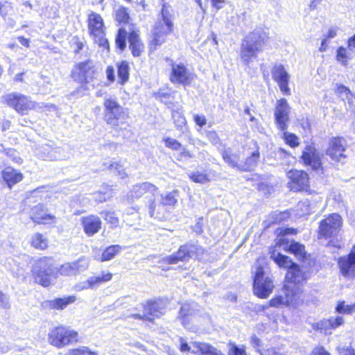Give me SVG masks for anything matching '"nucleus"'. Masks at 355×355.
<instances>
[{"label":"nucleus","instance_id":"obj_1","mask_svg":"<svg viewBox=\"0 0 355 355\" xmlns=\"http://www.w3.org/2000/svg\"><path fill=\"white\" fill-rule=\"evenodd\" d=\"M270 258L279 268L288 270L282 286L283 291H287V295L292 293L301 298L308 299L302 288L307 280V277L300 266L293 261L288 256L279 252L275 254V251L271 253Z\"/></svg>","mask_w":355,"mask_h":355},{"label":"nucleus","instance_id":"obj_2","mask_svg":"<svg viewBox=\"0 0 355 355\" xmlns=\"http://www.w3.org/2000/svg\"><path fill=\"white\" fill-rule=\"evenodd\" d=\"M53 258L44 256L37 259L31 270V275L35 281L43 287L51 284V277L58 278L59 276L76 275L80 270L78 261L66 262L61 264L55 272H52Z\"/></svg>","mask_w":355,"mask_h":355},{"label":"nucleus","instance_id":"obj_3","mask_svg":"<svg viewBox=\"0 0 355 355\" xmlns=\"http://www.w3.org/2000/svg\"><path fill=\"white\" fill-rule=\"evenodd\" d=\"M103 120L116 133L123 132L130 127L128 108L123 107L115 98H106L103 101Z\"/></svg>","mask_w":355,"mask_h":355},{"label":"nucleus","instance_id":"obj_4","mask_svg":"<svg viewBox=\"0 0 355 355\" xmlns=\"http://www.w3.org/2000/svg\"><path fill=\"white\" fill-rule=\"evenodd\" d=\"M268 40V33L260 30H254L245 35L240 49V58L243 63L248 64L255 59L258 53L263 51Z\"/></svg>","mask_w":355,"mask_h":355},{"label":"nucleus","instance_id":"obj_5","mask_svg":"<svg viewBox=\"0 0 355 355\" xmlns=\"http://www.w3.org/2000/svg\"><path fill=\"white\" fill-rule=\"evenodd\" d=\"M127 41L129 49L134 58H139L144 54L146 46L141 38L140 31L138 28H132L128 33L123 27L117 30L114 39L116 48L121 52L124 51L127 46Z\"/></svg>","mask_w":355,"mask_h":355},{"label":"nucleus","instance_id":"obj_6","mask_svg":"<svg viewBox=\"0 0 355 355\" xmlns=\"http://www.w3.org/2000/svg\"><path fill=\"white\" fill-rule=\"evenodd\" d=\"M98 72L94 62L91 59L76 62L70 72V78L79 85L77 90H88V85L97 80Z\"/></svg>","mask_w":355,"mask_h":355},{"label":"nucleus","instance_id":"obj_7","mask_svg":"<svg viewBox=\"0 0 355 355\" xmlns=\"http://www.w3.org/2000/svg\"><path fill=\"white\" fill-rule=\"evenodd\" d=\"M169 302V299L166 297L148 299L141 304L144 314L134 313L130 315V318L154 324L156 319L165 315Z\"/></svg>","mask_w":355,"mask_h":355},{"label":"nucleus","instance_id":"obj_8","mask_svg":"<svg viewBox=\"0 0 355 355\" xmlns=\"http://www.w3.org/2000/svg\"><path fill=\"white\" fill-rule=\"evenodd\" d=\"M88 33L94 43L107 51H110V43L106 37V26L103 17L96 12H91L87 18Z\"/></svg>","mask_w":355,"mask_h":355},{"label":"nucleus","instance_id":"obj_9","mask_svg":"<svg viewBox=\"0 0 355 355\" xmlns=\"http://www.w3.org/2000/svg\"><path fill=\"white\" fill-rule=\"evenodd\" d=\"M48 341L51 346L62 349L79 343L80 336L77 331L60 324L50 329L48 334Z\"/></svg>","mask_w":355,"mask_h":355},{"label":"nucleus","instance_id":"obj_10","mask_svg":"<svg viewBox=\"0 0 355 355\" xmlns=\"http://www.w3.org/2000/svg\"><path fill=\"white\" fill-rule=\"evenodd\" d=\"M2 102L7 107L15 110L20 116L28 115L31 111L40 108L39 103L21 93L11 92L2 96Z\"/></svg>","mask_w":355,"mask_h":355},{"label":"nucleus","instance_id":"obj_11","mask_svg":"<svg viewBox=\"0 0 355 355\" xmlns=\"http://www.w3.org/2000/svg\"><path fill=\"white\" fill-rule=\"evenodd\" d=\"M284 297L281 295H275L268 303L265 304H259L256 306V313H264L269 307L279 308L283 306L292 307L294 309L299 308L308 303V299L301 298L293 294L287 295V291H284Z\"/></svg>","mask_w":355,"mask_h":355},{"label":"nucleus","instance_id":"obj_12","mask_svg":"<svg viewBox=\"0 0 355 355\" xmlns=\"http://www.w3.org/2000/svg\"><path fill=\"white\" fill-rule=\"evenodd\" d=\"M205 252V250L197 243H186L181 245L178 250L164 258L163 262L166 264H177L182 261H187L195 257L198 259Z\"/></svg>","mask_w":355,"mask_h":355},{"label":"nucleus","instance_id":"obj_13","mask_svg":"<svg viewBox=\"0 0 355 355\" xmlns=\"http://www.w3.org/2000/svg\"><path fill=\"white\" fill-rule=\"evenodd\" d=\"M288 179L287 185L289 190L294 193H305L308 195L313 193L311 187L310 175L302 169H291L287 173Z\"/></svg>","mask_w":355,"mask_h":355},{"label":"nucleus","instance_id":"obj_14","mask_svg":"<svg viewBox=\"0 0 355 355\" xmlns=\"http://www.w3.org/2000/svg\"><path fill=\"white\" fill-rule=\"evenodd\" d=\"M343 220L337 213L329 214L320 220L317 230L318 239L335 238L340 231Z\"/></svg>","mask_w":355,"mask_h":355},{"label":"nucleus","instance_id":"obj_15","mask_svg":"<svg viewBox=\"0 0 355 355\" xmlns=\"http://www.w3.org/2000/svg\"><path fill=\"white\" fill-rule=\"evenodd\" d=\"M274 287L272 279L265 275L263 267L257 266L253 277L254 295L259 299H266L272 293Z\"/></svg>","mask_w":355,"mask_h":355},{"label":"nucleus","instance_id":"obj_16","mask_svg":"<svg viewBox=\"0 0 355 355\" xmlns=\"http://www.w3.org/2000/svg\"><path fill=\"white\" fill-rule=\"evenodd\" d=\"M322 155L316 148L313 143L306 144L300 157V162L305 166H308L311 171L323 173Z\"/></svg>","mask_w":355,"mask_h":355},{"label":"nucleus","instance_id":"obj_17","mask_svg":"<svg viewBox=\"0 0 355 355\" xmlns=\"http://www.w3.org/2000/svg\"><path fill=\"white\" fill-rule=\"evenodd\" d=\"M173 31V22L167 20L166 25L161 21L155 23L152 28L150 37L148 42L150 52L155 51L166 41L167 35Z\"/></svg>","mask_w":355,"mask_h":355},{"label":"nucleus","instance_id":"obj_18","mask_svg":"<svg viewBox=\"0 0 355 355\" xmlns=\"http://www.w3.org/2000/svg\"><path fill=\"white\" fill-rule=\"evenodd\" d=\"M170 66L171 69L168 78L171 83L180 85L183 87H187L191 85L196 76L189 70L185 64L172 62Z\"/></svg>","mask_w":355,"mask_h":355},{"label":"nucleus","instance_id":"obj_19","mask_svg":"<svg viewBox=\"0 0 355 355\" xmlns=\"http://www.w3.org/2000/svg\"><path fill=\"white\" fill-rule=\"evenodd\" d=\"M290 105L285 98L277 101L274 107V119L279 130H287L290 121Z\"/></svg>","mask_w":355,"mask_h":355},{"label":"nucleus","instance_id":"obj_20","mask_svg":"<svg viewBox=\"0 0 355 355\" xmlns=\"http://www.w3.org/2000/svg\"><path fill=\"white\" fill-rule=\"evenodd\" d=\"M339 274L346 279H355V243L347 254L337 259Z\"/></svg>","mask_w":355,"mask_h":355},{"label":"nucleus","instance_id":"obj_21","mask_svg":"<svg viewBox=\"0 0 355 355\" xmlns=\"http://www.w3.org/2000/svg\"><path fill=\"white\" fill-rule=\"evenodd\" d=\"M29 218L35 225H50L57 222L56 216L47 213V209L42 203H38L30 209Z\"/></svg>","mask_w":355,"mask_h":355},{"label":"nucleus","instance_id":"obj_22","mask_svg":"<svg viewBox=\"0 0 355 355\" xmlns=\"http://www.w3.org/2000/svg\"><path fill=\"white\" fill-rule=\"evenodd\" d=\"M347 147L346 139L342 136L332 137L328 144L325 153L333 161L338 162L341 159L345 158V154Z\"/></svg>","mask_w":355,"mask_h":355},{"label":"nucleus","instance_id":"obj_23","mask_svg":"<svg viewBox=\"0 0 355 355\" xmlns=\"http://www.w3.org/2000/svg\"><path fill=\"white\" fill-rule=\"evenodd\" d=\"M273 80L277 84L282 94L290 96L291 90L289 87L290 75L282 64H274L271 69Z\"/></svg>","mask_w":355,"mask_h":355},{"label":"nucleus","instance_id":"obj_24","mask_svg":"<svg viewBox=\"0 0 355 355\" xmlns=\"http://www.w3.org/2000/svg\"><path fill=\"white\" fill-rule=\"evenodd\" d=\"M80 224L84 233L87 236H93L97 234L102 227L101 218L95 214H89L80 218Z\"/></svg>","mask_w":355,"mask_h":355},{"label":"nucleus","instance_id":"obj_25","mask_svg":"<svg viewBox=\"0 0 355 355\" xmlns=\"http://www.w3.org/2000/svg\"><path fill=\"white\" fill-rule=\"evenodd\" d=\"M163 141L164 142L165 146L171 150H180L177 155V160L182 161L184 159H189L194 157L193 153L189 149L183 147L182 144L177 139L168 137L164 138Z\"/></svg>","mask_w":355,"mask_h":355},{"label":"nucleus","instance_id":"obj_26","mask_svg":"<svg viewBox=\"0 0 355 355\" xmlns=\"http://www.w3.org/2000/svg\"><path fill=\"white\" fill-rule=\"evenodd\" d=\"M1 178L9 188L21 182L24 179L23 173L13 167L6 166L1 173Z\"/></svg>","mask_w":355,"mask_h":355},{"label":"nucleus","instance_id":"obj_27","mask_svg":"<svg viewBox=\"0 0 355 355\" xmlns=\"http://www.w3.org/2000/svg\"><path fill=\"white\" fill-rule=\"evenodd\" d=\"M345 324L343 316L337 315L336 317H330L327 319L321 320L318 324V329L324 334L331 333V330H334Z\"/></svg>","mask_w":355,"mask_h":355},{"label":"nucleus","instance_id":"obj_28","mask_svg":"<svg viewBox=\"0 0 355 355\" xmlns=\"http://www.w3.org/2000/svg\"><path fill=\"white\" fill-rule=\"evenodd\" d=\"M113 278V273L107 270H102L98 275L92 276L86 282L85 288H94L98 286L111 281Z\"/></svg>","mask_w":355,"mask_h":355},{"label":"nucleus","instance_id":"obj_29","mask_svg":"<svg viewBox=\"0 0 355 355\" xmlns=\"http://www.w3.org/2000/svg\"><path fill=\"white\" fill-rule=\"evenodd\" d=\"M286 251L293 254L300 262H304L310 258V254L307 253L305 245L295 241L291 242Z\"/></svg>","mask_w":355,"mask_h":355},{"label":"nucleus","instance_id":"obj_30","mask_svg":"<svg viewBox=\"0 0 355 355\" xmlns=\"http://www.w3.org/2000/svg\"><path fill=\"white\" fill-rule=\"evenodd\" d=\"M30 245L35 250L44 251L49 248V239L48 236L42 232H35L30 238Z\"/></svg>","mask_w":355,"mask_h":355},{"label":"nucleus","instance_id":"obj_31","mask_svg":"<svg viewBox=\"0 0 355 355\" xmlns=\"http://www.w3.org/2000/svg\"><path fill=\"white\" fill-rule=\"evenodd\" d=\"M76 297L75 295H69L64 297H57L51 300H47L44 303L51 310H63L68 305L75 302Z\"/></svg>","mask_w":355,"mask_h":355},{"label":"nucleus","instance_id":"obj_32","mask_svg":"<svg viewBox=\"0 0 355 355\" xmlns=\"http://www.w3.org/2000/svg\"><path fill=\"white\" fill-rule=\"evenodd\" d=\"M216 175V171L213 170L196 171L189 174V180L198 184H204L211 181L213 178Z\"/></svg>","mask_w":355,"mask_h":355},{"label":"nucleus","instance_id":"obj_33","mask_svg":"<svg viewBox=\"0 0 355 355\" xmlns=\"http://www.w3.org/2000/svg\"><path fill=\"white\" fill-rule=\"evenodd\" d=\"M117 71L118 84L120 85H125L130 79V67L129 62L125 60H121L116 64Z\"/></svg>","mask_w":355,"mask_h":355},{"label":"nucleus","instance_id":"obj_34","mask_svg":"<svg viewBox=\"0 0 355 355\" xmlns=\"http://www.w3.org/2000/svg\"><path fill=\"white\" fill-rule=\"evenodd\" d=\"M153 97L171 110L174 109L178 103L174 101V92H166L164 89H159L157 92L153 93Z\"/></svg>","mask_w":355,"mask_h":355},{"label":"nucleus","instance_id":"obj_35","mask_svg":"<svg viewBox=\"0 0 355 355\" xmlns=\"http://www.w3.org/2000/svg\"><path fill=\"white\" fill-rule=\"evenodd\" d=\"M220 155L223 160L227 166L240 170L241 166L239 164L240 161L239 155L234 153L232 148H227L223 149L220 152Z\"/></svg>","mask_w":355,"mask_h":355},{"label":"nucleus","instance_id":"obj_36","mask_svg":"<svg viewBox=\"0 0 355 355\" xmlns=\"http://www.w3.org/2000/svg\"><path fill=\"white\" fill-rule=\"evenodd\" d=\"M193 346L196 349L198 355H225L221 350L209 343L193 342Z\"/></svg>","mask_w":355,"mask_h":355},{"label":"nucleus","instance_id":"obj_37","mask_svg":"<svg viewBox=\"0 0 355 355\" xmlns=\"http://www.w3.org/2000/svg\"><path fill=\"white\" fill-rule=\"evenodd\" d=\"M260 159L259 148L257 146L255 150L248 156L243 164L241 166L240 171H250L258 164Z\"/></svg>","mask_w":355,"mask_h":355},{"label":"nucleus","instance_id":"obj_38","mask_svg":"<svg viewBox=\"0 0 355 355\" xmlns=\"http://www.w3.org/2000/svg\"><path fill=\"white\" fill-rule=\"evenodd\" d=\"M114 19L119 26L128 25L130 20L128 8L121 6L114 12Z\"/></svg>","mask_w":355,"mask_h":355},{"label":"nucleus","instance_id":"obj_39","mask_svg":"<svg viewBox=\"0 0 355 355\" xmlns=\"http://www.w3.org/2000/svg\"><path fill=\"white\" fill-rule=\"evenodd\" d=\"M179 191L174 189L171 192L166 193L161 196L159 207H162L164 211L167 210L168 207H173L176 205L178 200L176 197L178 196Z\"/></svg>","mask_w":355,"mask_h":355},{"label":"nucleus","instance_id":"obj_40","mask_svg":"<svg viewBox=\"0 0 355 355\" xmlns=\"http://www.w3.org/2000/svg\"><path fill=\"white\" fill-rule=\"evenodd\" d=\"M157 190V187L155 184L146 182L135 184L132 192L135 198H139L149 191H156Z\"/></svg>","mask_w":355,"mask_h":355},{"label":"nucleus","instance_id":"obj_41","mask_svg":"<svg viewBox=\"0 0 355 355\" xmlns=\"http://www.w3.org/2000/svg\"><path fill=\"white\" fill-rule=\"evenodd\" d=\"M123 247L120 245H110L103 251L100 261L101 262L108 261L114 259L123 250Z\"/></svg>","mask_w":355,"mask_h":355},{"label":"nucleus","instance_id":"obj_42","mask_svg":"<svg viewBox=\"0 0 355 355\" xmlns=\"http://www.w3.org/2000/svg\"><path fill=\"white\" fill-rule=\"evenodd\" d=\"M291 211L289 210L274 211L269 215L271 220L267 227H268L272 225L280 224L286 222L291 218Z\"/></svg>","mask_w":355,"mask_h":355},{"label":"nucleus","instance_id":"obj_43","mask_svg":"<svg viewBox=\"0 0 355 355\" xmlns=\"http://www.w3.org/2000/svg\"><path fill=\"white\" fill-rule=\"evenodd\" d=\"M148 210L151 218H157L160 220L164 219L166 216V214L168 212V210L164 211L162 207H159V204L157 205L155 200L150 202Z\"/></svg>","mask_w":355,"mask_h":355},{"label":"nucleus","instance_id":"obj_44","mask_svg":"<svg viewBox=\"0 0 355 355\" xmlns=\"http://www.w3.org/2000/svg\"><path fill=\"white\" fill-rule=\"evenodd\" d=\"M299 232L297 228L294 227H282L275 230L277 237L279 238V245H283L288 243V240H285L283 237L288 235H296Z\"/></svg>","mask_w":355,"mask_h":355},{"label":"nucleus","instance_id":"obj_45","mask_svg":"<svg viewBox=\"0 0 355 355\" xmlns=\"http://www.w3.org/2000/svg\"><path fill=\"white\" fill-rule=\"evenodd\" d=\"M104 220L110 225V228L115 229L119 226V218L113 211H103L101 212Z\"/></svg>","mask_w":355,"mask_h":355},{"label":"nucleus","instance_id":"obj_46","mask_svg":"<svg viewBox=\"0 0 355 355\" xmlns=\"http://www.w3.org/2000/svg\"><path fill=\"white\" fill-rule=\"evenodd\" d=\"M282 138L284 143L292 148H295L300 145L299 137L293 132H288L286 130L282 131Z\"/></svg>","mask_w":355,"mask_h":355},{"label":"nucleus","instance_id":"obj_47","mask_svg":"<svg viewBox=\"0 0 355 355\" xmlns=\"http://www.w3.org/2000/svg\"><path fill=\"white\" fill-rule=\"evenodd\" d=\"M336 312L341 314H352L355 311V302L351 304H345L344 300L338 302L336 306Z\"/></svg>","mask_w":355,"mask_h":355},{"label":"nucleus","instance_id":"obj_48","mask_svg":"<svg viewBox=\"0 0 355 355\" xmlns=\"http://www.w3.org/2000/svg\"><path fill=\"white\" fill-rule=\"evenodd\" d=\"M336 59L338 62H340L342 65L347 67L348 65V60L349 56L347 50L344 46H339L336 49Z\"/></svg>","mask_w":355,"mask_h":355},{"label":"nucleus","instance_id":"obj_49","mask_svg":"<svg viewBox=\"0 0 355 355\" xmlns=\"http://www.w3.org/2000/svg\"><path fill=\"white\" fill-rule=\"evenodd\" d=\"M228 355H247L246 347L245 345H237L233 342H229Z\"/></svg>","mask_w":355,"mask_h":355},{"label":"nucleus","instance_id":"obj_50","mask_svg":"<svg viewBox=\"0 0 355 355\" xmlns=\"http://www.w3.org/2000/svg\"><path fill=\"white\" fill-rule=\"evenodd\" d=\"M107 169L111 171H115L121 178H126L128 176L125 170L123 168V166L119 162H113L109 164Z\"/></svg>","mask_w":355,"mask_h":355},{"label":"nucleus","instance_id":"obj_51","mask_svg":"<svg viewBox=\"0 0 355 355\" xmlns=\"http://www.w3.org/2000/svg\"><path fill=\"white\" fill-rule=\"evenodd\" d=\"M172 118L175 125L178 128H182L187 125V120L184 115L177 110H172Z\"/></svg>","mask_w":355,"mask_h":355},{"label":"nucleus","instance_id":"obj_52","mask_svg":"<svg viewBox=\"0 0 355 355\" xmlns=\"http://www.w3.org/2000/svg\"><path fill=\"white\" fill-rule=\"evenodd\" d=\"M69 355H97V352L91 351L87 347L71 349L68 352Z\"/></svg>","mask_w":355,"mask_h":355},{"label":"nucleus","instance_id":"obj_53","mask_svg":"<svg viewBox=\"0 0 355 355\" xmlns=\"http://www.w3.org/2000/svg\"><path fill=\"white\" fill-rule=\"evenodd\" d=\"M71 45L74 47L73 52L75 54H78L83 49L85 45L84 38L78 35H75L72 39Z\"/></svg>","mask_w":355,"mask_h":355},{"label":"nucleus","instance_id":"obj_54","mask_svg":"<svg viewBox=\"0 0 355 355\" xmlns=\"http://www.w3.org/2000/svg\"><path fill=\"white\" fill-rule=\"evenodd\" d=\"M335 93L339 96L342 95H345L346 98L352 96V92L349 89V88L341 83H338L336 85Z\"/></svg>","mask_w":355,"mask_h":355},{"label":"nucleus","instance_id":"obj_55","mask_svg":"<svg viewBox=\"0 0 355 355\" xmlns=\"http://www.w3.org/2000/svg\"><path fill=\"white\" fill-rule=\"evenodd\" d=\"M168 8H169L168 4L166 3H164L162 4V8H161V15H162V22L164 25H166L167 20L169 21L170 22H173V21L171 20V19L169 17Z\"/></svg>","mask_w":355,"mask_h":355},{"label":"nucleus","instance_id":"obj_56","mask_svg":"<svg viewBox=\"0 0 355 355\" xmlns=\"http://www.w3.org/2000/svg\"><path fill=\"white\" fill-rule=\"evenodd\" d=\"M106 78L109 84L114 83L116 80L115 69L112 65H108L105 69Z\"/></svg>","mask_w":355,"mask_h":355},{"label":"nucleus","instance_id":"obj_57","mask_svg":"<svg viewBox=\"0 0 355 355\" xmlns=\"http://www.w3.org/2000/svg\"><path fill=\"white\" fill-rule=\"evenodd\" d=\"M12 10V3L5 1L2 3L0 1V15L5 17L7 15L8 11Z\"/></svg>","mask_w":355,"mask_h":355},{"label":"nucleus","instance_id":"obj_58","mask_svg":"<svg viewBox=\"0 0 355 355\" xmlns=\"http://www.w3.org/2000/svg\"><path fill=\"white\" fill-rule=\"evenodd\" d=\"M309 355H331L323 346L315 347Z\"/></svg>","mask_w":355,"mask_h":355},{"label":"nucleus","instance_id":"obj_59","mask_svg":"<svg viewBox=\"0 0 355 355\" xmlns=\"http://www.w3.org/2000/svg\"><path fill=\"white\" fill-rule=\"evenodd\" d=\"M193 121L195 123L202 128L207 123V119L204 115L195 114L193 116Z\"/></svg>","mask_w":355,"mask_h":355},{"label":"nucleus","instance_id":"obj_60","mask_svg":"<svg viewBox=\"0 0 355 355\" xmlns=\"http://www.w3.org/2000/svg\"><path fill=\"white\" fill-rule=\"evenodd\" d=\"M209 1L213 8L216 10H218L223 8L225 4V0H205Z\"/></svg>","mask_w":355,"mask_h":355},{"label":"nucleus","instance_id":"obj_61","mask_svg":"<svg viewBox=\"0 0 355 355\" xmlns=\"http://www.w3.org/2000/svg\"><path fill=\"white\" fill-rule=\"evenodd\" d=\"M250 344L255 349H260L261 347V339L255 334H253L250 338Z\"/></svg>","mask_w":355,"mask_h":355},{"label":"nucleus","instance_id":"obj_62","mask_svg":"<svg viewBox=\"0 0 355 355\" xmlns=\"http://www.w3.org/2000/svg\"><path fill=\"white\" fill-rule=\"evenodd\" d=\"M179 340L180 342L179 350L182 352H189L191 350V347L189 345L188 343L186 341L185 339L180 337L179 338Z\"/></svg>","mask_w":355,"mask_h":355},{"label":"nucleus","instance_id":"obj_63","mask_svg":"<svg viewBox=\"0 0 355 355\" xmlns=\"http://www.w3.org/2000/svg\"><path fill=\"white\" fill-rule=\"evenodd\" d=\"M189 316V310L182 307L180 310V318L182 323H184Z\"/></svg>","mask_w":355,"mask_h":355},{"label":"nucleus","instance_id":"obj_64","mask_svg":"<svg viewBox=\"0 0 355 355\" xmlns=\"http://www.w3.org/2000/svg\"><path fill=\"white\" fill-rule=\"evenodd\" d=\"M342 353L341 355H355V349L352 346L345 347L342 349Z\"/></svg>","mask_w":355,"mask_h":355}]
</instances>
